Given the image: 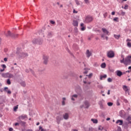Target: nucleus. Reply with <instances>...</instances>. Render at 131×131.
Segmentation results:
<instances>
[{
    "mask_svg": "<svg viewBox=\"0 0 131 131\" xmlns=\"http://www.w3.org/2000/svg\"><path fill=\"white\" fill-rule=\"evenodd\" d=\"M21 49L18 48H17L16 54H18L19 58H25L26 57H28V54L27 53L21 52Z\"/></svg>",
    "mask_w": 131,
    "mask_h": 131,
    "instance_id": "obj_1",
    "label": "nucleus"
},
{
    "mask_svg": "<svg viewBox=\"0 0 131 131\" xmlns=\"http://www.w3.org/2000/svg\"><path fill=\"white\" fill-rule=\"evenodd\" d=\"M5 34L6 37H11L12 38H17L18 37V34L12 33L10 31H8L7 33Z\"/></svg>",
    "mask_w": 131,
    "mask_h": 131,
    "instance_id": "obj_2",
    "label": "nucleus"
},
{
    "mask_svg": "<svg viewBox=\"0 0 131 131\" xmlns=\"http://www.w3.org/2000/svg\"><path fill=\"white\" fill-rule=\"evenodd\" d=\"M49 56L43 55L42 57V59H43V63L45 65H48V62H49Z\"/></svg>",
    "mask_w": 131,
    "mask_h": 131,
    "instance_id": "obj_3",
    "label": "nucleus"
},
{
    "mask_svg": "<svg viewBox=\"0 0 131 131\" xmlns=\"http://www.w3.org/2000/svg\"><path fill=\"white\" fill-rule=\"evenodd\" d=\"M131 55L128 56L125 58V65H130L131 64Z\"/></svg>",
    "mask_w": 131,
    "mask_h": 131,
    "instance_id": "obj_4",
    "label": "nucleus"
},
{
    "mask_svg": "<svg viewBox=\"0 0 131 131\" xmlns=\"http://www.w3.org/2000/svg\"><path fill=\"white\" fill-rule=\"evenodd\" d=\"M32 42L33 43H38L39 45H41V43H42V39L40 38L34 39Z\"/></svg>",
    "mask_w": 131,
    "mask_h": 131,
    "instance_id": "obj_5",
    "label": "nucleus"
},
{
    "mask_svg": "<svg viewBox=\"0 0 131 131\" xmlns=\"http://www.w3.org/2000/svg\"><path fill=\"white\" fill-rule=\"evenodd\" d=\"M93 20V17H92L91 16L88 15L85 17V23H90V22H92Z\"/></svg>",
    "mask_w": 131,
    "mask_h": 131,
    "instance_id": "obj_6",
    "label": "nucleus"
},
{
    "mask_svg": "<svg viewBox=\"0 0 131 131\" xmlns=\"http://www.w3.org/2000/svg\"><path fill=\"white\" fill-rule=\"evenodd\" d=\"M107 56L108 58H114L115 54H114V52H113V51H110L107 52Z\"/></svg>",
    "mask_w": 131,
    "mask_h": 131,
    "instance_id": "obj_7",
    "label": "nucleus"
},
{
    "mask_svg": "<svg viewBox=\"0 0 131 131\" xmlns=\"http://www.w3.org/2000/svg\"><path fill=\"white\" fill-rule=\"evenodd\" d=\"M25 118H27V115H22L19 116L17 119L16 120H24Z\"/></svg>",
    "mask_w": 131,
    "mask_h": 131,
    "instance_id": "obj_8",
    "label": "nucleus"
},
{
    "mask_svg": "<svg viewBox=\"0 0 131 131\" xmlns=\"http://www.w3.org/2000/svg\"><path fill=\"white\" fill-rule=\"evenodd\" d=\"M16 121L17 122H19V124L21 125V126H23V127H25L26 126V122L18 120H16Z\"/></svg>",
    "mask_w": 131,
    "mask_h": 131,
    "instance_id": "obj_9",
    "label": "nucleus"
},
{
    "mask_svg": "<svg viewBox=\"0 0 131 131\" xmlns=\"http://www.w3.org/2000/svg\"><path fill=\"white\" fill-rule=\"evenodd\" d=\"M123 90L125 92V93H127L128 95H129V89L128 88L127 86L124 85H123Z\"/></svg>",
    "mask_w": 131,
    "mask_h": 131,
    "instance_id": "obj_10",
    "label": "nucleus"
},
{
    "mask_svg": "<svg viewBox=\"0 0 131 131\" xmlns=\"http://www.w3.org/2000/svg\"><path fill=\"white\" fill-rule=\"evenodd\" d=\"M54 33L53 32L49 31L47 32V37L48 38H51V37H53Z\"/></svg>",
    "mask_w": 131,
    "mask_h": 131,
    "instance_id": "obj_11",
    "label": "nucleus"
},
{
    "mask_svg": "<svg viewBox=\"0 0 131 131\" xmlns=\"http://www.w3.org/2000/svg\"><path fill=\"white\" fill-rule=\"evenodd\" d=\"M62 119V118L60 116L56 117V120H57V122L58 124H60V122Z\"/></svg>",
    "mask_w": 131,
    "mask_h": 131,
    "instance_id": "obj_12",
    "label": "nucleus"
},
{
    "mask_svg": "<svg viewBox=\"0 0 131 131\" xmlns=\"http://www.w3.org/2000/svg\"><path fill=\"white\" fill-rule=\"evenodd\" d=\"M116 74L117 76H119V77H120L121 76H122V75H123L122 72H121L120 70H118L116 71Z\"/></svg>",
    "mask_w": 131,
    "mask_h": 131,
    "instance_id": "obj_13",
    "label": "nucleus"
},
{
    "mask_svg": "<svg viewBox=\"0 0 131 131\" xmlns=\"http://www.w3.org/2000/svg\"><path fill=\"white\" fill-rule=\"evenodd\" d=\"M84 105L85 106L86 109H88L89 107H90V102L88 100H85L84 101Z\"/></svg>",
    "mask_w": 131,
    "mask_h": 131,
    "instance_id": "obj_14",
    "label": "nucleus"
},
{
    "mask_svg": "<svg viewBox=\"0 0 131 131\" xmlns=\"http://www.w3.org/2000/svg\"><path fill=\"white\" fill-rule=\"evenodd\" d=\"M86 55L87 58H90V57L92 56V53L90 52V50H87L86 52Z\"/></svg>",
    "mask_w": 131,
    "mask_h": 131,
    "instance_id": "obj_15",
    "label": "nucleus"
},
{
    "mask_svg": "<svg viewBox=\"0 0 131 131\" xmlns=\"http://www.w3.org/2000/svg\"><path fill=\"white\" fill-rule=\"evenodd\" d=\"M2 77H5V78H8L9 77V73H2Z\"/></svg>",
    "mask_w": 131,
    "mask_h": 131,
    "instance_id": "obj_16",
    "label": "nucleus"
},
{
    "mask_svg": "<svg viewBox=\"0 0 131 131\" xmlns=\"http://www.w3.org/2000/svg\"><path fill=\"white\" fill-rule=\"evenodd\" d=\"M9 90V88L8 87H5L4 91L5 92H6V93H7V94H12V92L10 90Z\"/></svg>",
    "mask_w": 131,
    "mask_h": 131,
    "instance_id": "obj_17",
    "label": "nucleus"
},
{
    "mask_svg": "<svg viewBox=\"0 0 131 131\" xmlns=\"http://www.w3.org/2000/svg\"><path fill=\"white\" fill-rule=\"evenodd\" d=\"M116 123L117 124H119V125H122V124H123V121L122 120H118Z\"/></svg>",
    "mask_w": 131,
    "mask_h": 131,
    "instance_id": "obj_18",
    "label": "nucleus"
},
{
    "mask_svg": "<svg viewBox=\"0 0 131 131\" xmlns=\"http://www.w3.org/2000/svg\"><path fill=\"white\" fill-rule=\"evenodd\" d=\"M63 116L64 119H66V120H67V119L69 118V114H68V113H65Z\"/></svg>",
    "mask_w": 131,
    "mask_h": 131,
    "instance_id": "obj_19",
    "label": "nucleus"
},
{
    "mask_svg": "<svg viewBox=\"0 0 131 131\" xmlns=\"http://www.w3.org/2000/svg\"><path fill=\"white\" fill-rule=\"evenodd\" d=\"M126 41H127V46L128 48H131V43L130 42L128 41H131V40L129 39H126Z\"/></svg>",
    "mask_w": 131,
    "mask_h": 131,
    "instance_id": "obj_20",
    "label": "nucleus"
},
{
    "mask_svg": "<svg viewBox=\"0 0 131 131\" xmlns=\"http://www.w3.org/2000/svg\"><path fill=\"white\" fill-rule=\"evenodd\" d=\"M73 26L77 27L78 26V21L77 20H74L73 23Z\"/></svg>",
    "mask_w": 131,
    "mask_h": 131,
    "instance_id": "obj_21",
    "label": "nucleus"
},
{
    "mask_svg": "<svg viewBox=\"0 0 131 131\" xmlns=\"http://www.w3.org/2000/svg\"><path fill=\"white\" fill-rule=\"evenodd\" d=\"M102 30L104 33H106V34H107L108 35V33H109V31H108L107 29H106L105 28H102Z\"/></svg>",
    "mask_w": 131,
    "mask_h": 131,
    "instance_id": "obj_22",
    "label": "nucleus"
},
{
    "mask_svg": "<svg viewBox=\"0 0 131 131\" xmlns=\"http://www.w3.org/2000/svg\"><path fill=\"white\" fill-rule=\"evenodd\" d=\"M107 78V75H101L100 77V80H103V78Z\"/></svg>",
    "mask_w": 131,
    "mask_h": 131,
    "instance_id": "obj_23",
    "label": "nucleus"
},
{
    "mask_svg": "<svg viewBox=\"0 0 131 131\" xmlns=\"http://www.w3.org/2000/svg\"><path fill=\"white\" fill-rule=\"evenodd\" d=\"M99 104L100 109H104V106L103 105L102 102H100Z\"/></svg>",
    "mask_w": 131,
    "mask_h": 131,
    "instance_id": "obj_24",
    "label": "nucleus"
},
{
    "mask_svg": "<svg viewBox=\"0 0 131 131\" xmlns=\"http://www.w3.org/2000/svg\"><path fill=\"white\" fill-rule=\"evenodd\" d=\"M101 68H106V63L103 62L101 64Z\"/></svg>",
    "mask_w": 131,
    "mask_h": 131,
    "instance_id": "obj_25",
    "label": "nucleus"
},
{
    "mask_svg": "<svg viewBox=\"0 0 131 131\" xmlns=\"http://www.w3.org/2000/svg\"><path fill=\"white\" fill-rule=\"evenodd\" d=\"M91 121L93 122V123H98V120L95 119H91Z\"/></svg>",
    "mask_w": 131,
    "mask_h": 131,
    "instance_id": "obj_26",
    "label": "nucleus"
},
{
    "mask_svg": "<svg viewBox=\"0 0 131 131\" xmlns=\"http://www.w3.org/2000/svg\"><path fill=\"white\" fill-rule=\"evenodd\" d=\"M20 85L21 86H24V87L26 86V84L25 83V82H24V81H21L20 82Z\"/></svg>",
    "mask_w": 131,
    "mask_h": 131,
    "instance_id": "obj_27",
    "label": "nucleus"
},
{
    "mask_svg": "<svg viewBox=\"0 0 131 131\" xmlns=\"http://www.w3.org/2000/svg\"><path fill=\"white\" fill-rule=\"evenodd\" d=\"M30 71L32 73V74H33V75H34V76L36 77V75H35V73H34V71H33V70H32V69H30Z\"/></svg>",
    "mask_w": 131,
    "mask_h": 131,
    "instance_id": "obj_28",
    "label": "nucleus"
},
{
    "mask_svg": "<svg viewBox=\"0 0 131 131\" xmlns=\"http://www.w3.org/2000/svg\"><path fill=\"white\" fill-rule=\"evenodd\" d=\"M120 63H123L125 65V60H124V57H123V59L122 60H120Z\"/></svg>",
    "mask_w": 131,
    "mask_h": 131,
    "instance_id": "obj_29",
    "label": "nucleus"
},
{
    "mask_svg": "<svg viewBox=\"0 0 131 131\" xmlns=\"http://www.w3.org/2000/svg\"><path fill=\"white\" fill-rule=\"evenodd\" d=\"M114 37L116 39H119L120 37V35H114Z\"/></svg>",
    "mask_w": 131,
    "mask_h": 131,
    "instance_id": "obj_30",
    "label": "nucleus"
},
{
    "mask_svg": "<svg viewBox=\"0 0 131 131\" xmlns=\"http://www.w3.org/2000/svg\"><path fill=\"white\" fill-rule=\"evenodd\" d=\"M8 77L9 78H13V77H14V75L9 73Z\"/></svg>",
    "mask_w": 131,
    "mask_h": 131,
    "instance_id": "obj_31",
    "label": "nucleus"
},
{
    "mask_svg": "<svg viewBox=\"0 0 131 131\" xmlns=\"http://www.w3.org/2000/svg\"><path fill=\"white\" fill-rule=\"evenodd\" d=\"M18 107H19V105H17L16 106H15L14 107H13V110L14 111H17V109H18Z\"/></svg>",
    "mask_w": 131,
    "mask_h": 131,
    "instance_id": "obj_32",
    "label": "nucleus"
},
{
    "mask_svg": "<svg viewBox=\"0 0 131 131\" xmlns=\"http://www.w3.org/2000/svg\"><path fill=\"white\" fill-rule=\"evenodd\" d=\"M74 31L75 33H77V32H78V29H77V28L75 27L74 28Z\"/></svg>",
    "mask_w": 131,
    "mask_h": 131,
    "instance_id": "obj_33",
    "label": "nucleus"
},
{
    "mask_svg": "<svg viewBox=\"0 0 131 131\" xmlns=\"http://www.w3.org/2000/svg\"><path fill=\"white\" fill-rule=\"evenodd\" d=\"M86 76H88L89 78H91L93 76V73H90L89 75H87Z\"/></svg>",
    "mask_w": 131,
    "mask_h": 131,
    "instance_id": "obj_34",
    "label": "nucleus"
},
{
    "mask_svg": "<svg viewBox=\"0 0 131 131\" xmlns=\"http://www.w3.org/2000/svg\"><path fill=\"white\" fill-rule=\"evenodd\" d=\"M7 84H11V80H10V79H7Z\"/></svg>",
    "mask_w": 131,
    "mask_h": 131,
    "instance_id": "obj_35",
    "label": "nucleus"
},
{
    "mask_svg": "<svg viewBox=\"0 0 131 131\" xmlns=\"http://www.w3.org/2000/svg\"><path fill=\"white\" fill-rule=\"evenodd\" d=\"M75 3L77 6H79V5H80V3H79V1H78V0H75Z\"/></svg>",
    "mask_w": 131,
    "mask_h": 131,
    "instance_id": "obj_36",
    "label": "nucleus"
},
{
    "mask_svg": "<svg viewBox=\"0 0 131 131\" xmlns=\"http://www.w3.org/2000/svg\"><path fill=\"white\" fill-rule=\"evenodd\" d=\"M14 125H15V126H19V125H20V123L19 122H17L14 123Z\"/></svg>",
    "mask_w": 131,
    "mask_h": 131,
    "instance_id": "obj_37",
    "label": "nucleus"
},
{
    "mask_svg": "<svg viewBox=\"0 0 131 131\" xmlns=\"http://www.w3.org/2000/svg\"><path fill=\"white\" fill-rule=\"evenodd\" d=\"M113 20L114 21H115L116 22H118V17H115L114 19H113Z\"/></svg>",
    "mask_w": 131,
    "mask_h": 131,
    "instance_id": "obj_38",
    "label": "nucleus"
},
{
    "mask_svg": "<svg viewBox=\"0 0 131 131\" xmlns=\"http://www.w3.org/2000/svg\"><path fill=\"white\" fill-rule=\"evenodd\" d=\"M126 120H127L128 122L130 121L131 120V117L130 116H128L127 119H126Z\"/></svg>",
    "mask_w": 131,
    "mask_h": 131,
    "instance_id": "obj_39",
    "label": "nucleus"
},
{
    "mask_svg": "<svg viewBox=\"0 0 131 131\" xmlns=\"http://www.w3.org/2000/svg\"><path fill=\"white\" fill-rule=\"evenodd\" d=\"M107 105L109 106H112L113 105V103H112V102H108L107 103Z\"/></svg>",
    "mask_w": 131,
    "mask_h": 131,
    "instance_id": "obj_40",
    "label": "nucleus"
},
{
    "mask_svg": "<svg viewBox=\"0 0 131 131\" xmlns=\"http://www.w3.org/2000/svg\"><path fill=\"white\" fill-rule=\"evenodd\" d=\"M124 9L125 10H127V9H128V5H127V4H126V5H125V7H124Z\"/></svg>",
    "mask_w": 131,
    "mask_h": 131,
    "instance_id": "obj_41",
    "label": "nucleus"
},
{
    "mask_svg": "<svg viewBox=\"0 0 131 131\" xmlns=\"http://www.w3.org/2000/svg\"><path fill=\"white\" fill-rule=\"evenodd\" d=\"M117 106H120V103H119V99L117 100Z\"/></svg>",
    "mask_w": 131,
    "mask_h": 131,
    "instance_id": "obj_42",
    "label": "nucleus"
},
{
    "mask_svg": "<svg viewBox=\"0 0 131 131\" xmlns=\"http://www.w3.org/2000/svg\"><path fill=\"white\" fill-rule=\"evenodd\" d=\"M107 81H108V82H112V79L111 78H108L107 79Z\"/></svg>",
    "mask_w": 131,
    "mask_h": 131,
    "instance_id": "obj_43",
    "label": "nucleus"
},
{
    "mask_svg": "<svg viewBox=\"0 0 131 131\" xmlns=\"http://www.w3.org/2000/svg\"><path fill=\"white\" fill-rule=\"evenodd\" d=\"M98 89H103V86L101 84H99L98 85Z\"/></svg>",
    "mask_w": 131,
    "mask_h": 131,
    "instance_id": "obj_44",
    "label": "nucleus"
},
{
    "mask_svg": "<svg viewBox=\"0 0 131 131\" xmlns=\"http://www.w3.org/2000/svg\"><path fill=\"white\" fill-rule=\"evenodd\" d=\"M89 131H94V129L92 127H90L89 128Z\"/></svg>",
    "mask_w": 131,
    "mask_h": 131,
    "instance_id": "obj_45",
    "label": "nucleus"
},
{
    "mask_svg": "<svg viewBox=\"0 0 131 131\" xmlns=\"http://www.w3.org/2000/svg\"><path fill=\"white\" fill-rule=\"evenodd\" d=\"M103 16L104 17V18H106V17H107V16H108V13L107 12H105Z\"/></svg>",
    "mask_w": 131,
    "mask_h": 131,
    "instance_id": "obj_46",
    "label": "nucleus"
},
{
    "mask_svg": "<svg viewBox=\"0 0 131 131\" xmlns=\"http://www.w3.org/2000/svg\"><path fill=\"white\" fill-rule=\"evenodd\" d=\"M1 66L2 67H3V69L7 68V66H6V64H2Z\"/></svg>",
    "mask_w": 131,
    "mask_h": 131,
    "instance_id": "obj_47",
    "label": "nucleus"
},
{
    "mask_svg": "<svg viewBox=\"0 0 131 131\" xmlns=\"http://www.w3.org/2000/svg\"><path fill=\"white\" fill-rule=\"evenodd\" d=\"M73 98H77L78 97V95L77 94H75L72 96Z\"/></svg>",
    "mask_w": 131,
    "mask_h": 131,
    "instance_id": "obj_48",
    "label": "nucleus"
},
{
    "mask_svg": "<svg viewBox=\"0 0 131 131\" xmlns=\"http://www.w3.org/2000/svg\"><path fill=\"white\" fill-rule=\"evenodd\" d=\"M81 30L82 31H84V30H85V28L84 27H82V28H81Z\"/></svg>",
    "mask_w": 131,
    "mask_h": 131,
    "instance_id": "obj_49",
    "label": "nucleus"
},
{
    "mask_svg": "<svg viewBox=\"0 0 131 131\" xmlns=\"http://www.w3.org/2000/svg\"><path fill=\"white\" fill-rule=\"evenodd\" d=\"M29 71H30V70L27 69L25 70V72H26L27 73H29Z\"/></svg>",
    "mask_w": 131,
    "mask_h": 131,
    "instance_id": "obj_50",
    "label": "nucleus"
},
{
    "mask_svg": "<svg viewBox=\"0 0 131 131\" xmlns=\"http://www.w3.org/2000/svg\"><path fill=\"white\" fill-rule=\"evenodd\" d=\"M117 131H121V127L120 126L118 127Z\"/></svg>",
    "mask_w": 131,
    "mask_h": 131,
    "instance_id": "obj_51",
    "label": "nucleus"
},
{
    "mask_svg": "<svg viewBox=\"0 0 131 131\" xmlns=\"http://www.w3.org/2000/svg\"><path fill=\"white\" fill-rule=\"evenodd\" d=\"M73 12L74 13V14H77L78 12L76 11L75 9H73Z\"/></svg>",
    "mask_w": 131,
    "mask_h": 131,
    "instance_id": "obj_52",
    "label": "nucleus"
},
{
    "mask_svg": "<svg viewBox=\"0 0 131 131\" xmlns=\"http://www.w3.org/2000/svg\"><path fill=\"white\" fill-rule=\"evenodd\" d=\"M121 14L122 16H124V15H125V12L122 11Z\"/></svg>",
    "mask_w": 131,
    "mask_h": 131,
    "instance_id": "obj_53",
    "label": "nucleus"
},
{
    "mask_svg": "<svg viewBox=\"0 0 131 131\" xmlns=\"http://www.w3.org/2000/svg\"><path fill=\"white\" fill-rule=\"evenodd\" d=\"M50 23H51V24L54 25V24H55V21H53V20H51V21H50Z\"/></svg>",
    "mask_w": 131,
    "mask_h": 131,
    "instance_id": "obj_54",
    "label": "nucleus"
},
{
    "mask_svg": "<svg viewBox=\"0 0 131 131\" xmlns=\"http://www.w3.org/2000/svg\"><path fill=\"white\" fill-rule=\"evenodd\" d=\"M84 2L86 4H89L90 2H89V0H84Z\"/></svg>",
    "mask_w": 131,
    "mask_h": 131,
    "instance_id": "obj_55",
    "label": "nucleus"
},
{
    "mask_svg": "<svg viewBox=\"0 0 131 131\" xmlns=\"http://www.w3.org/2000/svg\"><path fill=\"white\" fill-rule=\"evenodd\" d=\"M62 106H64V105H65V101H63L62 100Z\"/></svg>",
    "mask_w": 131,
    "mask_h": 131,
    "instance_id": "obj_56",
    "label": "nucleus"
},
{
    "mask_svg": "<svg viewBox=\"0 0 131 131\" xmlns=\"http://www.w3.org/2000/svg\"><path fill=\"white\" fill-rule=\"evenodd\" d=\"M101 37H102V38H103V39H105V35L102 34V35H101Z\"/></svg>",
    "mask_w": 131,
    "mask_h": 131,
    "instance_id": "obj_57",
    "label": "nucleus"
},
{
    "mask_svg": "<svg viewBox=\"0 0 131 131\" xmlns=\"http://www.w3.org/2000/svg\"><path fill=\"white\" fill-rule=\"evenodd\" d=\"M4 60L5 61V62H7V61H8V58L5 57V58H4Z\"/></svg>",
    "mask_w": 131,
    "mask_h": 131,
    "instance_id": "obj_58",
    "label": "nucleus"
},
{
    "mask_svg": "<svg viewBox=\"0 0 131 131\" xmlns=\"http://www.w3.org/2000/svg\"><path fill=\"white\" fill-rule=\"evenodd\" d=\"M84 130L85 131H89V128L88 127L84 128Z\"/></svg>",
    "mask_w": 131,
    "mask_h": 131,
    "instance_id": "obj_59",
    "label": "nucleus"
},
{
    "mask_svg": "<svg viewBox=\"0 0 131 131\" xmlns=\"http://www.w3.org/2000/svg\"><path fill=\"white\" fill-rule=\"evenodd\" d=\"M88 72H89V71H85V72H83V74H88Z\"/></svg>",
    "mask_w": 131,
    "mask_h": 131,
    "instance_id": "obj_60",
    "label": "nucleus"
},
{
    "mask_svg": "<svg viewBox=\"0 0 131 131\" xmlns=\"http://www.w3.org/2000/svg\"><path fill=\"white\" fill-rule=\"evenodd\" d=\"M4 71H5V69L0 70L1 72H4Z\"/></svg>",
    "mask_w": 131,
    "mask_h": 131,
    "instance_id": "obj_61",
    "label": "nucleus"
},
{
    "mask_svg": "<svg viewBox=\"0 0 131 131\" xmlns=\"http://www.w3.org/2000/svg\"><path fill=\"white\" fill-rule=\"evenodd\" d=\"M71 100L72 101H75V99H74V97H73L72 96Z\"/></svg>",
    "mask_w": 131,
    "mask_h": 131,
    "instance_id": "obj_62",
    "label": "nucleus"
},
{
    "mask_svg": "<svg viewBox=\"0 0 131 131\" xmlns=\"http://www.w3.org/2000/svg\"><path fill=\"white\" fill-rule=\"evenodd\" d=\"M39 129H41H41H43V128H42V127L41 126H39Z\"/></svg>",
    "mask_w": 131,
    "mask_h": 131,
    "instance_id": "obj_63",
    "label": "nucleus"
},
{
    "mask_svg": "<svg viewBox=\"0 0 131 131\" xmlns=\"http://www.w3.org/2000/svg\"><path fill=\"white\" fill-rule=\"evenodd\" d=\"M112 15H115V12L114 11L112 12Z\"/></svg>",
    "mask_w": 131,
    "mask_h": 131,
    "instance_id": "obj_64",
    "label": "nucleus"
}]
</instances>
